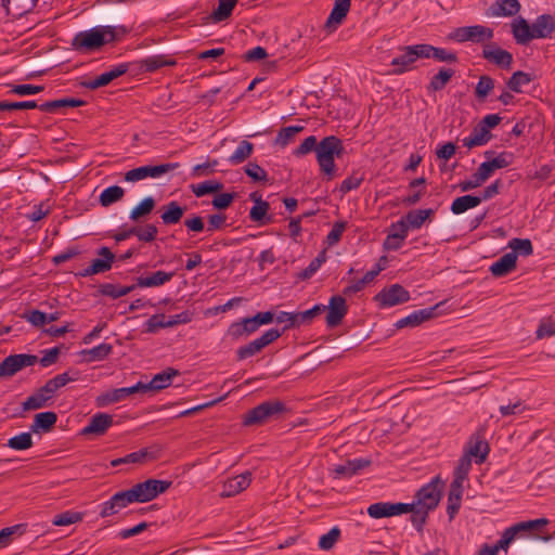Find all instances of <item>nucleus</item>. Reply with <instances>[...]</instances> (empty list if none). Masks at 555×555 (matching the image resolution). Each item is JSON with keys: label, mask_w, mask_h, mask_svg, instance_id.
<instances>
[{"label": "nucleus", "mask_w": 555, "mask_h": 555, "mask_svg": "<svg viewBox=\"0 0 555 555\" xmlns=\"http://www.w3.org/2000/svg\"><path fill=\"white\" fill-rule=\"evenodd\" d=\"M115 39V27L99 26L90 30L79 31L76 34L72 40V47L76 51H94Z\"/></svg>", "instance_id": "obj_1"}, {"label": "nucleus", "mask_w": 555, "mask_h": 555, "mask_svg": "<svg viewBox=\"0 0 555 555\" xmlns=\"http://www.w3.org/2000/svg\"><path fill=\"white\" fill-rule=\"evenodd\" d=\"M343 152V142L335 135L325 137L319 142L317 160L321 171L328 176L330 179L335 175V157H339Z\"/></svg>", "instance_id": "obj_2"}, {"label": "nucleus", "mask_w": 555, "mask_h": 555, "mask_svg": "<svg viewBox=\"0 0 555 555\" xmlns=\"http://www.w3.org/2000/svg\"><path fill=\"white\" fill-rule=\"evenodd\" d=\"M284 412H286V405L282 401H264L244 413L242 423L244 426H261Z\"/></svg>", "instance_id": "obj_3"}, {"label": "nucleus", "mask_w": 555, "mask_h": 555, "mask_svg": "<svg viewBox=\"0 0 555 555\" xmlns=\"http://www.w3.org/2000/svg\"><path fill=\"white\" fill-rule=\"evenodd\" d=\"M172 482L168 480L147 479L135 483L131 490L138 503H145L155 499L158 494L166 492Z\"/></svg>", "instance_id": "obj_4"}, {"label": "nucleus", "mask_w": 555, "mask_h": 555, "mask_svg": "<svg viewBox=\"0 0 555 555\" xmlns=\"http://www.w3.org/2000/svg\"><path fill=\"white\" fill-rule=\"evenodd\" d=\"M441 486L440 477L436 476L417 491L415 495L416 501L413 504L428 511L435 509L441 498Z\"/></svg>", "instance_id": "obj_5"}, {"label": "nucleus", "mask_w": 555, "mask_h": 555, "mask_svg": "<svg viewBox=\"0 0 555 555\" xmlns=\"http://www.w3.org/2000/svg\"><path fill=\"white\" fill-rule=\"evenodd\" d=\"M449 37L457 42L470 41L479 43L491 40L493 38V29L482 25L463 26L455 28Z\"/></svg>", "instance_id": "obj_6"}, {"label": "nucleus", "mask_w": 555, "mask_h": 555, "mask_svg": "<svg viewBox=\"0 0 555 555\" xmlns=\"http://www.w3.org/2000/svg\"><path fill=\"white\" fill-rule=\"evenodd\" d=\"M38 362L35 354H11L0 362V377L10 378L26 366H31Z\"/></svg>", "instance_id": "obj_7"}, {"label": "nucleus", "mask_w": 555, "mask_h": 555, "mask_svg": "<svg viewBox=\"0 0 555 555\" xmlns=\"http://www.w3.org/2000/svg\"><path fill=\"white\" fill-rule=\"evenodd\" d=\"M282 332L276 328H270L264 332L260 337L254 339L245 346L236 350L237 360H245L259 353L264 347L276 340Z\"/></svg>", "instance_id": "obj_8"}, {"label": "nucleus", "mask_w": 555, "mask_h": 555, "mask_svg": "<svg viewBox=\"0 0 555 555\" xmlns=\"http://www.w3.org/2000/svg\"><path fill=\"white\" fill-rule=\"evenodd\" d=\"M374 300L382 308L393 307L410 300V293L400 284H392L375 295Z\"/></svg>", "instance_id": "obj_9"}, {"label": "nucleus", "mask_w": 555, "mask_h": 555, "mask_svg": "<svg viewBox=\"0 0 555 555\" xmlns=\"http://www.w3.org/2000/svg\"><path fill=\"white\" fill-rule=\"evenodd\" d=\"M408 511H411L408 503L377 502L367 507L369 516L375 519L406 514Z\"/></svg>", "instance_id": "obj_10"}, {"label": "nucleus", "mask_w": 555, "mask_h": 555, "mask_svg": "<svg viewBox=\"0 0 555 555\" xmlns=\"http://www.w3.org/2000/svg\"><path fill=\"white\" fill-rule=\"evenodd\" d=\"M251 478L253 474L249 470L242 473L233 478H229L223 482L219 495L222 498H230L241 493L249 487Z\"/></svg>", "instance_id": "obj_11"}, {"label": "nucleus", "mask_w": 555, "mask_h": 555, "mask_svg": "<svg viewBox=\"0 0 555 555\" xmlns=\"http://www.w3.org/2000/svg\"><path fill=\"white\" fill-rule=\"evenodd\" d=\"M326 324L328 327L339 325L348 312L346 299L343 296L335 295L330 298L328 306H326Z\"/></svg>", "instance_id": "obj_12"}, {"label": "nucleus", "mask_w": 555, "mask_h": 555, "mask_svg": "<svg viewBox=\"0 0 555 555\" xmlns=\"http://www.w3.org/2000/svg\"><path fill=\"white\" fill-rule=\"evenodd\" d=\"M113 423L114 418L112 415L106 413H96L90 418L89 424L81 429L80 435L96 437L103 436Z\"/></svg>", "instance_id": "obj_13"}, {"label": "nucleus", "mask_w": 555, "mask_h": 555, "mask_svg": "<svg viewBox=\"0 0 555 555\" xmlns=\"http://www.w3.org/2000/svg\"><path fill=\"white\" fill-rule=\"evenodd\" d=\"M482 57L503 69H511L513 64V54L495 44L485 47Z\"/></svg>", "instance_id": "obj_14"}, {"label": "nucleus", "mask_w": 555, "mask_h": 555, "mask_svg": "<svg viewBox=\"0 0 555 555\" xmlns=\"http://www.w3.org/2000/svg\"><path fill=\"white\" fill-rule=\"evenodd\" d=\"M133 70L140 73H153L164 66H173L176 61L163 54L147 56L141 61L133 62Z\"/></svg>", "instance_id": "obj_15"}, {"label": "nucleus", "mask_w": 555, "mask_h": 555, "mask_svg": "<svg viewBox=\"0 0 555 555\" xmlns=\"http://www.w3.org/2000/svg\"><path fill=\"white\" fill-rule=\"evenodd\" d=\"M38 0H1V5L8 16L20 18L30 13Z\"/></svg>", "instance_id": "obj_16"}, {"label": "nucleus", "mask_w": 555, "mask_h": 555, "mask_svg": "<svg viewBox=\"0 0 555 555\" xmlns=\"http://www.w3.org/2000/svg\"><path fill=\"white\" fill-rule=\"evenodd\" d=\"M400 229V233H388L383 247L385 250H398L402 247L404 240L408 237L409 225L403 219L391 224V230Z\"/></svg>", "instance_id": "obj_17"}, {"label": "nucleus", "mask_w": 555, "mask_h": 555, "mask_svg": "<svg viewBox=\"0 0 555 555\" xmlns=\"http://www.w3.org/2000/svg\"><path fill=\"white\" fill-rule=\"evenodd\" d=\"M371 464L365 459H353L348 460L345 463L337 464L333 467L335 478H351L357 475L361 469L367 467Z\"/></svg>", "instance_id": "obj_18"}, {"label": "nucleus", "mask_w": 555, "mask_h": 555, "mask_svg": "<svg viewBox=\"0 0 555 555\" xmlns=\"http://www.w3.org/2000/svg\"><path fill=\"white\" fill-rule=\"evenodd\" d=\"M555 33V20L551 14H542L532 24L533 39L552 38Z\"/></svg>", "instance_id": "obj_19"}, {"label": "nucleus", "mask_w": 555, "mask_h": 555, "mask_svg": "<svg viewBox=\"0 0 555 555\" xmlns=\"http://www.w3.org/2000/svg\"><path fill=\"white\" fill-rule=\"evenodd\" d=\"M516 262L517 255L515 253H506L490 266L489 271L494 278H503L515 270Z\"/></svg>", "instance_id": "obj_20"}, {"label": "nucleus", "mask_w": 555, "mask_h": 555, "mask_svg": "<svg viewBox=\"0 0 555 555\" xmlns=\"http://www.w3.org/2000/svg\"><path fill=\"white\" fill-rule=\"evenodd\" d=\"M436 308H437V306L433 307V308H426V309L413 311L411 314L398 320L395 325L397 328H403V327H408V326H410V327L418 326L424 321H427L435 315Z\"/></svg>", "instance_id": "obj_21"}, {"label": "nucleus", "mask_w": 555, "mask_h": 555, "mask_svg": "<svg viewBox=\"0 0 555 555\" xmlns=\"http://www.w3.org/2000/svg\"><path fill=\"white\" fill-rule=\"evenodd\" d=\"M483 429H479L469 441V449L466 455L476 457V463L481 464L485 462L489 453V444L483 439Z\"/></svg>", "instance_id": "obj_22"}, {"label": "nucleus", "mask_w": 555, "mask_h": 555, "mask_svg": "<svg viewBox=\"0 0 555 555\" xmlns=\"http://www.w3.org/2000/svg\"><path fill=\"white\" fill-rule=\"evenodd\" d=\"M520 3L518 0H496L488 9L489 16H514L520 11Z\"/></svg>", "instance_id": "obj_23"}, {"label": "nucleus", "mask_w": 555, "mask_h": 555, "mask_svg": "<svg viewBox=\"0 0 555 555\" xmlns=\"http://www.w3.org/2000/svg\"><path fill=\"white\" fill-rule=\"evenodd\" d=\"M512 34L515 41L518 44H527L533 40L532 25H530L525 18L518 17L511 24Z\"/></svg>", "instance_id": "obj_24"}, {"label": "nucleus", "mask_w": 555, "mask_h": 555, "mask_svg": "<svg viewBox=\"0 0 555 555\" xmlns=\"http://www.w3.org/2000/svg\"><path fill=\"white\" fill-rule=\"evenodd\" d=\"M350 0H335L334 8L327 17L325 26L335 29L340 25L350 10Z\"/></svg>", "instance_id": "obj_25"}, {"label": "nucleus", "mask_w": 555, "mask_h": 555, "mask_svg": "<svg viewBox=\"0 0 555 555\" xmlns=\"http://www.w3.org/2000/svg\"><path fill=\"white\" fill-rule=\"evenodd\" d=\"M403 53L397 57H393L391 65L395 66L393 74L400 75L412 69L413 64L416 62L414 52L411 46L401 48Z\"/></svg>", "instance_id": "obj_26"}, {"label": "nucleus", "mask_w": 555, "mask_h": 555, "mask_svg": "<svg viewBox=\"0 0 555 555\" xmlns=\"http://www.w3.org/2000/svg\"><path fill=\"white\" fill-rule=\"evenodd\" d=\"M177 375H179V371L168 367L162 373L156 374L149 383H145L146 388L149 391H159L165 389L171 384V378Z\"/></svg>", "instance_id": "obj_27"}, {"label": "nucleus", "mask_w": 555, "mask_h": 555, "mask_svg": "<svg viewBox=\"0 0 555 555\" xmlns=\"http://www.w3.org/2000/svg\"><path fill=\"white\" fill-rule=\"evenodd\" d=\"M85 104H86V102L83 100L73 99V98H64V99L44 102V103L38 105V108L44 113H55L60 108L79 107Z\"/></svg>", "instance_id": "obj_28"}, {"label": "nucleus", "mask_w": 555, "mask_h": 555, "mask_svg": "<svg viewBox=\"0 0 555 555\" xmlns=\"http://www.w3.org/2000/svg\"><path fill=\"white\" fill-rule=\"evenodd\" d=\"M259 327L255 324L251 318H245L238 322H234L230 325L228 330V334L232 338H240L243 336H248L255 333Z\"/></svg>", "instance_id": "obj_29"}, {"label": "nucleus", "mask_w": 555, "mask_h": 555, "mask_svg": "<svg viewBox=\"0 0 555 555\" xmlns=\"http://www.w3.org/2000/svg\"><path fill=\"white\" fill-rule=\"evenodd\" d=\"M96 254L102 258H98L91 261L92 270L95 274L106 272L111 270L112 264L115 260V255L108 247H101L98 249Z\"/></svg>", "instance_id": "obj_30"}, {"label": "nucleus", "mask_w": 555, "mask_h": 555, "mask_svg": "<svg viewBox=\"0 0 555 555\" xmlns=\"http://www.w3.org/2000/svg\"><path fill=\"white\" fill-rule=\"evenodd\" d=\"M173 276L172 272L156 271L149 276L137 278V287H156L169 282Z\"/></svg>", "instance_id": "obj_31"}, {"label": "nucleus", "mask_w": 555, "mask_h": 555, "mask_svg": "<svg viewBox=\"0 0 555 555\" xmlns=\"http://www.w3.org/2000/svg\"><path fill=\"white\" fill-rule=\"evenodd\" d=\"M56 422V413L52 411L41 412L35 415L34 422L30 426V430L33 433H38L39 430L50 431Z\"/></svg>", "instance_id": "obj_32"}, {"label": "nucleus", "mask_w": 555, "mask_h": 555, "mask_svg": "<svg viewBox=\"0 0 555 555\" xmlns=\"http://www.w3.org/2000/svg\"><path fill=\"white\" fill-rule=\"evenodd\" d=\"M454 74V69L441 67L439 72L431 77L430 82L427 86L428 92H437L444 89Z\"/></svg>", "instance_id": "obj_33"}, {"label": "nucleus", "mask_w": 555, "mask_h": 555, "mask_svg": "<svg viewBox=\"0 0 555 555\" xmlns=\"http://www.w3.org/2000/svg\"><path fill=\"white\" fill-rule=\"evenodd\" d=\"M163 210L160 218L164 224H176L183 217L185 208L172 201L163 206Z\"/></svg>", "instance_id": "obj_34"}, {"label": "nucleus", "mask_w": 555, "mask_h": 555, "mask_svg": "<svg viewBox=\"0 0 555 555\" xmlns=\"http://www.w3.org/2000/svg\"><path fill=\"white\" fill-rule=\"evenodd\" d=\"M491 133L489 130H486L485 128H480L479 126L475 127L472 131V133L464 138L463 145L473 149L475 146H481L487 144L491 139Z\"/></svg>", "instance_id": "obj_35"}, {"label": "nucleus", "mask_w": 555, "mask_h": 555, "mask_svg": "<svg viewBox=\"0 0 555 555\" xmlns=\"http://www.w3.org/2000/svg\"><path fill=\"white\" fill-rule=\"evenodd\" d=\"M482 198L475 195H464L456 197L451 204V211L454 215H461L468 209L475 208L480 205Z\"/></svg>", "instance_id": "obj_36"}, {"label": "nucleus", "mask_w": 555, "mask_h": 555, "mask_svg": "<svg viewBox=\"0 0 555 555\" xmlns=\"http://www.w3.org/2000/svg\"><path fill=\"white\" fill-rule=\"evenodd\" d=\"M237 0H218V7L210 13V21L220 23L227 21L235 8Z\"/></svg>", "instance_id": "obj_37"}, {"label": "nucleus", "mask_w": 555, "mask_h": 555, "mask_svg": "<svg viewBox=\"0 0 555 555\" xmlns=\"http://www.w3.org/2000/svg\"><path fill=\"white\" fill-rule=\"evenodd\" d=\"M434 212L435 210L431 208L411 210L402 219L406 222L409 229H420Z\"/></svg>", "instance_id": "obj_38"}, {"label": "nucleus", "mask_w": 555, "mask_h": 555, "mask_svg": "<svg viewBox=\"0 0 555 555\" xmlns=\"http://www.w3.org/2000/svg\"><path fill=\"white\" fill-rule=\"evenodd\" d=\"M462 495L463 487L450 485L447 506V513L449 515L450 520H452L455 517L461 507Z\"/></svg>", "instance_id": "obj_39"}, {"label": "nucleus", "mask_w": 555, "mask_h": 555, "mask_svg": "<svg viewBox=\"0 0 555 555\" xmlns=\"http://www.w3.org/2000/svg\"><path fill=\"white\" fill-rule=\"evenodd\" d=\"M124 196L125 190L121 186L112 185L102 191L99 202L103 207H108L119 202Z\"/></svg>", "instance_id": "obj_40"}, {"label": "nucleus", "mask_w": 555, "mask_h": 555, "mask_svg": "<svg viewBox=\"0 0 555 555\" xmlns=\"http://www.w3.org/2000/svg\"><path fill=\"white\" fill-rule=\"evenodd\" d=\"M470 467H472V460L469 459V456L468 455L462 456L454 469V478H453L451 485L463 487L464 481L467 479Z\"/></svg>", "instance_id": "obj_41"}, {"label": "nucleus", "mask_w": 555, "mask_h": 555, "mask_svg": "<svg viewBox=\"0 0 555 555\" xmlns=\"http://www.w3.org/2000/svg\"><path fill=\"white\" fill-rule=\"evenodd\" d=\"M532 80L533 77L530 74L517 70L509 77L506 85L511 91L521 93L522 87L529 85Z\"/></svg>", "instance_id": "obj_42"}, {"label": "nucleus", "mask_w": 555, "mask_h": 555, "mask_svg": "<svg viewBox=\"0 0 555 555\" xmlns=\"http://www.w3.org/2000/svg\"><path fill=\"white\" fill-rule=\"evenodd\" d=\"M135 284L134 285H129V286H121V287H118L117 285L115 284H112V283H105V284H101L100 287H99V293L103 296H108L113 299H117L119 297H122V296H126L128 295L129 293H131L134 288H135Z\"/></svg>", "instance_id": "obj_43"}, {"label": "nucleus", "mask_w": 555, "mask_h": 555, "mask_svg": "<svg viewBox=\"0 0 555 555\" xmlns=\"http://www.w3.org/2000/svg\"><path fill=\"white\" fill-rule=\"evenodd\" d=\"M270 205L266 201H258L249 210V218L251 221L259 224H267L271 222V218L267 217Z\"/></svg>", "instance_id": "obj_44"}, {"label": "nucleus", "mask_w": 555, "mask_h": 555, "mask_svg": "<svg viewBox=\"0 0 555 555\" xmlns=\"http://www.w3.org/2000/svg\"><path fill=\"white\" fill-rule=\"evenodd\" d=\"M254 151V144L250 143L247 140L241 141L240 145L236 147V150L232 153V155L229 157V162L232 165H238L245 162L247 158L250 157Z\"/></svg>", "instance_id": "obj_45"}, {"label": "nucleus", "mask_w": 555, "mask_h": 555, "mask_svg": "<svg viewBox=\"0 0 555 555\" xmlns=\"http://www.w3.org/2000/svg\"><path fill=\"white\" fill-rule=\"evenodd\" d=\"M26 531L25 524H17L11 527H5L0 530V550L9 546L13 540L14 535H22Z\"/></svg>", "instance_id": "obj_46"}, {"label": "nucleus", "mask_w": 555, "mask_h": 555, "mask_svg": "<svg viewBox=\"0 0 555 555\" xmlns=\"http://www.w3.org/2000/svg\"><path fill=\"white\" fill-rule=\"evenodd\" d=\"M113 346L106 343L100 344L91 349L82 350L81 353L88 362L101 361L112 353Z\"/></svg>", "instance_id": "obj_47"}, {"label": "nucleus", "mask_w": 555, "mask_h": 555, "mask_svg": "<svg viewBox=\"0 0 555 555\" xmlns=\"http://www.w3.org/2000/svg\"><path fill=\"white\" fill-rule=\"evenodd\" d=\"M156 202L153 197H145L139 205H137L130 212L129 218L133 221H139L141 218L150 215L155 208Z\"/></svg>", "instance_id": "obj_48"}, {"label": "nucleus", "mask_w": 555, "mask_h": 555, "mask_svg": "<svg viewBox=\"0 0 555 555\" xmlns=\"http://www.w3.org/2000/svg\"><path fill=\"white\" fill-rule=\"evenodd\" d=\"M408 504L411 507V511H408V513H411V522L418 532H422L430 511L420 507L413 503Z\"/></svg>", "instance_id": "obj_49"}, {"label": "nucleus", "mask_w": 555, "mask_h": 555, "mask_svg": "<svg viewBox=\"0 0 555 555\" xmlns=\"http://www.w3.org/2000/svg\"><path fill=\"white\" fill-rule=\"evenodd\" d=\"M147 456H151V459H155V456H153L149 453L147 449H141L137 452L129 453L124 457H118V459L113 460L111 462V465L113 467H116L121 464L142 463Z\"/></svg>", "instance_id": "obj_50"}, {"label": "nucleus", "mask_w": 555, "mask_h": 555, "mask_svg": "<svg viewBox=\"0 0 555 555\" xmlns=\"http://www.w3.org/2000/svg\"><path fill=\"white\" fill-rule=\"evenodd\" d=\"M49 400H50V398L46 393H43L41 391V389L39 388L35 393L29 396L23 402V410L30 411V410H38V409L44 408Z\"/></svg>", "instance_id": "obj_51"}, {"label": "nucleus", "mask_w": 555, "mask_h": 555, "mask_svg": "<svg viewBox=\"0 0 555 555\" xmlns=\"http://www.w3.org/2000/svg\"><path fill=\"white\" fill-rule=\"evenodd\" d=\"M211 456L214 457L215 468L218 470H227L237 462V457L228 452H214L210 453Z\"/></svg>", "instance_id": "obj_52"}, {"label": "nucleus", "mask_w": 555, "mask_h": 555, "mask_svg": "<svg viewBox=\"0 0 555 555\" xmlns=\"http://www.w3.org/2000/svg\"><path fill=\"white\" fill-rule=\"evenodd\" d=\"M125 399V391H122V388L114 389L112 391H107L104 393H101L95 399V404L98 408H104L108 404L119 402Z\"/></svg>", "instance_id": "obj_53"}, {"label": "nucleus", "mask_w": 555, "mask_h": 555, "mask_svg": "<svg viewBox=\"0 0 555 555\" xmlns=\"http://www.w3.org/2000/svg\"><path fill=\"white\" fill-rule=\"evenodd\" d=\"M492 154H493V152L487 151L485 153V156L490 160L494 170L506 168V167L511 166L514 162V155L511 152H501L494 158H491Z\"/></svg>", "instance_id": "obj_54"}, {"label": "nucleus", "mask_w": 555, "mask_h": 555, "mask_svg": "<svg viewBox=\"0 0 555 555\" xmlns=\"http://www.w3.org/2000/svg\"><path fill=\"white\" fill-rule=\"evenodd\" d=\"M134 236L138 237L139 241L150 243L153 242L158 233V229L155 224L147 223L145 225L133 227Z\"/></svg>", "instance_id": "obj_55"}, {"label": "nucleus", "mask_w": 555, "mask_h": 555, "mask_svg": "<svg viewBox=\"0 0 555 555\" xmlns=\"http://www.w3.org/2000/svg\"><path fill=\"white\" fill-rule=\"evenodd\" d=\"M7 446L13 450H27L33 447V437L30 433H22L8 440Z\"/></svg>", "instance_id": "obj_56"}, {"label": "nucleus", "mask_w": 555, "mask_h": 555, "mask_svg": "<svg viewBox=\"0 0 555 555\" xmlns=\"http://www.w3.org/2000/svg\"><path fill=\"white\" fill-rule=\"evenodd\" d=\"M494 88V80L490 76L482 75L475 88V95L479 100L486 99Z\"/></svg>", "instance_id": "obj_57"}, {"label": "nucleus", "mask_w": 555, "mask_h": 555, "mask_svg": "<svg viewBox=\"0 0 555 555\" xmlns=\"http://www.w3.org/2000/svg\"><path fill=\"white\" fill-rule=\"evenodd\" d=\"M81 520H82L81 513L67 511V512L61 513L59 515H55L54 518L52 519V524L54 526L61 527V526H68L72 524H76Z\"/></svg>", "instance_id": "obj_58"}, {"label": "nucleus", "mask_w": 555, "mask_h": 555, "mask_svg": "<svg viewBox=\"0 0 555 555\" xmlns=\"http://www.w3.org/2000/svg\"><path fill=\"white\" fill-rule=\"evenodd\" d=\"M508 246L513 249L512 253L516 255L530 256L533 253L532 243L528 238H513L509 241Z\"/></svg>", "instance_id": "obj_59"}, {"label": "nucleus", "mask_w": 555, "mask_h": 555, "mask_svg": "<svg viewBox=\"0 0 555 555\" xmlns=\"http://www.w3.org/2000/svg\"><path fill=\"white\" fill-rule=\"evenodd\" d=\"M244 172L254 181V182H268V173L267 171L260 167L256 163H248L244 167Z\"/></svg>", "instance_id": "obj_60"}, {"label": "nucleus", "mask_w": 555, "mask_h": 555, "mask_svg": "<svg viewBox=\"0 0 555 555\" xmlns=\"http://www.w3.org/2000/svg\"><path fill=\"white\" fill-rule=\"evenodd\" d=\"M340 537V530L338 527H333L327 533L323 534L319 539V547L323 551L333 548Z\"/></svg>", "instance_id": "obj_61"}, {"label": "nucleus", "mask_w": 555, "mask_h": 555, "mask_svg": "<svg viewBox=\"0 0 555 555\" xmlns=\"http://www.w3.org/2000/svg\"><path fill=\"white\" fill-rule=\"evenodd\" d=\"M304 130L302 126H288L282 128L276 137V142L282 146H285L295 137L296 133Z\"/></svg>", "instance_id": "obj_62"}, {"label": "nucleus", "mask_w": 555, "mask_h": 555, "mask_svg": "<svg viewBox=\"0 0 555 555\" xmlns=\"http://www.w3.org/2000/svg\"><path fill=\"white\" fill-rule=\"evenodd\" d=\"M326 310V306L324 305H314L311 309H308L302 312H298L297 320H299V324H308L310 323L317 315L321 314Z\"/></svg>", "instance_id": "obj_63"}, {"label": "nucleus", "mask_w": 555, "mask_h": 555, "mask_svg": "<svg viewBox=\"0 0 555 555\" xmlns=\"http://www.w3.org/2000/svg\"><path fill=\"white\" fill-rule=\"evenodd\" d=\"M318 141L314 135H310L306 138L301 144L294 151V155L299 157L309 154L310 152L314 151L317 153L318 149Z\"/></svg>", "instance_id": "obj_64"}]
</instances>
